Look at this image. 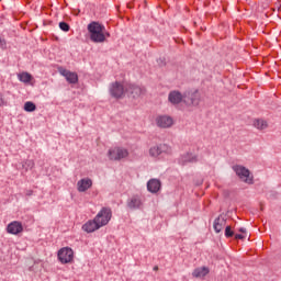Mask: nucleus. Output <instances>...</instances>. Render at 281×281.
<instances>
[{"instance_id": "39448f33", "label": "nucleus", "mask_w": 281, "mask_h": 281, "mask_svg": "<svg viewBox=\"0 0 281 281\" xmlns=\"http://www.w3.org/2000/svg\"><path fill=\"white\" fill-rule=\"evenodd\" d=\"M57 258L61 265H69V262H74V249L70 247H64L58 250Z\"/></svg>"}, {"instance_id": "6e6552de", "label": "nucleus", "mask_w": 281, "mask_h": 281, "mask_svg": "<svg viewBox=\"0 0 281 281\" xmlns=\"http://www.w3.org/2000/svg\"><path fill=\"white\" fill-rule=\"evenodd\" d=\"M183 93L179 90L170 91L168 94V102L172 104L173 106H179L181 102L184 104Z\"/></svg>"}, {"instance_id": "7c9ffc66", "label": "nucleus", "mask_w": 281, "mask_h": 281, "mask_svg": "<svg viewBox=\"0 0 281 281\" xmlns=\"http://www.w3.org/2000/svg\"><path fill=\"white\" fill-rule=\"evenodd\" d=\"M32 194H34V191H32V190H29V191L26 192V196H32Z\"/></svg>"}, {"instance_id": "b1692460", "label": "nucleus", "mask_w": 281, "mask_h": 281, "mask_svg": "<svg viewBox=\"0 0 281 281\" xmlns=\"http://www.w3.org/2000/svg\"><path fill=\"white\" fill-rule=\"evenodd\" d=\"M35 164L34 160H26L22 164V168L27 172V170H32L34 168Z\"/></svg>"}, {"instance_id": "4468645a", "label": "nucleus", "mask_w": 281, "mask_h": 281, "mask_svg": "<svg viewBox=\"0 0 281 281\" xmlns=\"http://www.w3.org/2000/svg\"><path fill=\"white\" fill-rule=\"evenodd\" d=\"M91 186H93V180L90 178H83L77 182V190L78 192H87Z\"/></svg>"}, {"instance_id": "cd10ccee", "label": "nucleus", "mask_w": 281, "mask_h": 281, "mask_svg": "<svg viewBox=\"0 0 281 281\" xmlns=\"http://www.w3.org/2000/svg\"><path fill=\"white\" fill-rule=\"evenodd\" d=\"M5 47H7L5 38L0 36V49H5Z\"/></svg>"}, {"instance_id": "20e7f679", "label": "nucleus", "mask_w": 281, "mask_h": 281, "mask_svg": "<svg viewBox=\"0 0 281 281\" xmlns=\"http://www.w3.org/2000/svg\"><path fill=\"white\" fill-rule=\"evenodd\" d=\"M112 216H113V212L111 211L110 207H102L100 212L94 216V221L97 222L98 225H100V223H103L102 227H104L109 225Z\"/></svg>"}, {"instance_id": "0eeeda50", "label": "nucleus", "mask_w": 281, "mask_h": 281, "mask_svg": "<svg viewBox=\"0 0 281 281\" xmlns=\"http://www.w3.org/2000/svg\"><path fill=\"white\" fill-rule=\"evenodd\" d=\"M146 91V89L134 85V83H125V93H127L128 98H139Z\"/></svg>"}, {"instance_id": "1a4fd4ad", "label": "nucleus", "mask_w": 281, "mask_h": 281, "mask_svg": "<svg viewBox=\"0 0 281 281\" xmlns=\"http://www.w3.org/2000/svg\"><path fill=\"white\" fill-rule=\"evenodd\" d=\"M104 225V222H101L98 224L95 218L89 220L86 224L82 225L83 232H87V234H93V232L100 229Z\"/></svg>"}, {"instance_id": "a211bd4d", "label": "nucleus", "mask_w": 281, "mask_h": 281, "mask_svg": "<svg viewBox=\"0 0 281 281\" xmlns=\"http://www.w3.org/2000/svg\"><path fill=\"white\" fill-rule=\"evenodd\" d=\"M207 274H210V268L205 266L195 268L192 272V277L199 278L200 280H203Z\"/></svg>"}, {"instance_id": "2f4dec72", "label": "nucleus", "mask_w": 281, "mask_h": 281, "mask_svg": "<svg viewBox=\"0 0 281 281\" xmlns=\"http://www.w3.org/2000/svg\"><path fill=\"white\" fill-rule=\"evenodd\" d=\"M239 232H241V234H245V232H247L246 228H239Z\"/></svg>"}, {"instance_id": "f03ea898", "label": "nucleus", "mask_w": 281, "mask_h": 281, "mask_svg": "<svg viewBox=\"0 0 281 281\" xmlns=\"http://www.w3.org/2000/svg\"><path fill=\"white\" fill-rule=\"evenodd\" d=\"M186 106H199L201 102V93L199 90H187L183 92Z\"/></svg>"}, {"instance_id": "412c9836", "label": "nucleus", "mask_w": 281, "mask_h": 281, "mask_svg": "<svg viewBox=\"0 0 281 281\" xmlns=\"http://www.w3.org/2000/svg\"><path fill=\"white\" fill-rule=\"evenodd\" d=\"M18 78L20 82H24V85H27L34 80V77L30 72H21L18 75Z\"/></svg>"}, {"instance_id": "2eb2a0df", "label": "nucleus", "mask_w": 281, "mask_h": 281, "mask_svg": "<svg viewBox=\"0 0 281 281\" xmlns=\"http://www.w3.org/2000/svg\"><path fill=\"white\" fill-rule=\"evenodd\" d=\"M147 190L151 192V194H157V192L161 190V181L159 179H150L147 182Z\"/></svg>"}, {"instance_id": "f3484780", "label": "nucleus", "mask_w": 281, "mask_h": 281, "mask_svg": "<svg viewBox=\"0 0 281 281\" xmlns=\"http://www.w3.org/2000/svg\"><path fill=\"white\" fill-rule=\"evenodd\" d=\"M234 172L237 175V177L247 183V168L240 165L233 166Z\"/></svg>"}, {"instance_id": "ddd939ff", "label": "nucleus", "mask_w": 281, "mask_h": 281, "mask_svg": "<svg viewBox=\"0 0 281 281\" xmlns=\"http://www.w3.org/2000/svg\"><path fill=\"white\" fill-rule=\"evenodd\" d=\"M7 232L8 234H13V236H16L18 234H21V232H23V224L18 221L11 222L7 226Z\"/></svg>"}, {"instance_id": "393cba45", "label": "nucleus", "mask_w": 281, "mask_h": 281, "mask_svg": "<svg viewBox=\"0 0 281 281\" xmlns=\"http://www.w3.org/2000/svg\"><path fill=\"white\" fill-rule=\"evenodd\" d=\"M59 30H61V32H69L71 26H69V23L67 22H59Z\"/></svg>"}, {"instance_id": "7ed1b4c3", "label": "nucleus", "mask_w": 281, "mask_h": 281, "mask_svg": "<svg viewBox=\"0 0 281 281\" xmlns=\"http://www.w3.org/2000/svg\"><path fill=\"white\" fill-rule=\"evenodd\" d=\"M110 95L115 100H122L126 95V85H122L120 81L112 82L110 85Z\"/></svg>"}, {"instance_id": "bb28decb", "label": "nucleus", "mask_w": 281, "mask_h": 281, "mask_svg": "<svg viewBox=\"0 0 281 281\" xmlns=\"http://www.w3.org/2000/svg\"><path fill=\"white\" fill-rule=\"evenodd\" d=\"M247 183L249 186L254 184V175L249 170H247Z\"/></svg>"}, {"instance_id": "f257e3e1", "label": "nucleus", "mask_w": 281, "mask_h": 281, "mask_svg": "<svg viewBox=\"0 0 281 281\" xmlns=\"http://www.w3.org/2000/svg\"><path fill=\"white\" fill-rule=\"evenodd\" d=\"M87 31L91 43L102 44L106 43V38H111V33L106 31L104 24L92 21L87 25Z\"/></svg>"}, {"instance_id": "4be33fe9", "label": "nucleus", "mask_w": 281, "mask_h": 281, "mask_svg": "<svg viewBox=\"0 0 281 281\" xmlns=\"http://www.w3.org/2000/svg\"><path fill=\"white\" fill-rule=\"evenodd\" d=\"M182 161L183 164H196V161H199V158L196 157V155L187 154L182 156Z\"/></svg>"}, {"instance_id": "f8f14e48", "label": "nucleus", "mask_w": 281, "mask_h": 281, "mask_svg": "<svg viewBox=\"0 0 281 281\" xmlns=\"http://www.w3.org/2000/svg\"><path fill=\"white\" fill-rule=\"evenodd\" d=\"M144 205V202H142V196L139 195H133L127 200V207L130 210H139Z\"/></svg>"}, {"instance_id": "aec40b11", "label": "nucleus", "mask_w": 281, "mask_h": 281, "mask_svg": "<svg viewBox=\"0 0 281 281\" xmlns=\"http://www.w3.org/2000/svg\"><path fill=\"white\" fill-rule=\"evenodd\" d=\"M252 125L258 131H266V128H269V123L266 120L262 119H255L252 122Z\"/></svg>"}, {"instance_id": "a878e982", "label": "nucleus", "mask_w": 281, "mask_h": 281, "mask_svg": "<svg viewBox=\"0 0 281 281\" xmlns=\"http://www.w3.org/2000/svg\"><path fill=\"white\" fill-rule=\"evenodd\" d=\"M225 236L226 238H232L234 236V231H232V226H226Z\"/></svg>"}, {"instance_id": "c85d7f7f", "label": "nucleus", "mask_w": 281, "mask_h": 281, "mask_svg": "<svg viewBox=\"0 0 281 281\" xmlns=\"http://www.w3.org/2000/svg\"><path fill=\"white\" fill-rule=\"evenodd\" d=\"M5 99L3 98V94L0 93V106H5Z\"/></svg>"}, {"instance_id": "c756f323", "label": "nucleus", "mask_w": 281, "mask_h": 281, "mask_svg": "<svg viewBox=\"0 0 281 281\" xmlns=\"http://www.w3.org/2000/svg\"><path fill=\"white\" fill-rule=\"evenodd\" d=\"M235 239H236V240H245V236L241 235V234H236V235H235Z\"/></svg>"}, {"instance_id": "6ab92c4d", "label": "nucleus", "mask_w": 281, "mask_h": 281, "mask_svg": "<svg viewBox=\"0 0 281 281\" xmlns=\"http://www.w3.org/2000/svg\"><path fill=\"white\" fill-rule=\"evenodd\" d=\"M226 220L223 217V215H220L217 218H215L213 223V228L216 234H221L223 231V226L225 225Z\"/></svg>"}, {"instance_id": "9d476101", "label": "nucleus", "mask_w": 281, "mask_h": 281, "mask_svg": "<svg viewBox=\"0 0 281 281\" xmlns=\"http://www.w3.org/2000/svg\"><path fill=\"white\" fill-rule=\"evenodd\" d=\"M170 150V147L166 144L156 145L154 147H150L149 155L150 157H159V155H162V153H168Z\"/></svg>"}, {"instance_id": "9b49d317", "label": "nucleus", "mask_w": 281, "mask_h": 281, "mask_svg": "<svg viewBox=\"0 0 281 281\" xmlns=\"http://www.w3.org/2000/svg\"><path fill=\"white\" fill-rule=\"evenodd\" d=\"M156 124L159 128H170L172 126L173 121L172 117L168 115H161L156 119Z\"/></svg>"}, {"instance_id": "dca6fc26", "label": "nucleus", "mask_w": 281, "mask_h": 281, "mask_svg": "<svg viewBox=\"0 0 281 281\" xmlns=\"http://www.w3.org/2000/svg\"><path fill=\"white\" fill-rule=\"evenodd\" d=\"M60 74H61V76H64V78H66V80H67V82H69V85H77L78 74L71 72L67 69L60 70Z\"/></svg>"}, {"instance_id": "5701e85b", "label": "nucleus", "mask_w": 281, "mask_h": 281, "mask_svg": "<svg viewBox=\"0 0 281 281\" xmlns=\"http://www.w3.org/2000/svg\"><path fill=\"white\" fill-rule=\"evenodd\" d=\"M35 110L36 104H34V102L27 101L24 103V111H26V113H34Z\"/></svg>"}, {"instance_id": "423d86ee", "label": "nucleus", "mask_w": 281, "mask_h": 281, "mask_svg": "<svg viewBox=\"0 0 281 281\" xmlns=\"http://www.w3.org/2000/svg\"><path fill=\"white\" fill-rule=\"evenodd\" d=\"M108 157L111 161H120L121 159H126V157H128V150L122 147H115L109 149Z\"/></svg>"}, {"instance_id": "473e14b6", "label": "nucleus", "mask_w": 281, "mask_h": 281, "mask_svg": "<svg viewBox=\"0 0 281 281\" xmlns=\"http://www.w3.org/2000/svg\"><path fill=\"white\" fill-rule=\"evenodd\" d=\"M154 271H159V266H155Z\"/></svg>"}]
</instances>
